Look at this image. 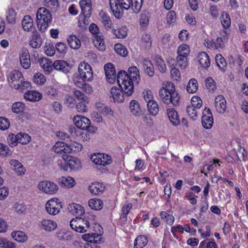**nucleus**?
I'll return each mask as SVG.
<instances>
[{"mask_svg": "<svg viewBox=\"0 0 248 248\" xmlns=\"http://www.w3.org/2000/svg\"><path fill=\"white\" fill-rule=\"evenodd\" d=\"M120 71L117 76V81L119 87L128 96L132 94L134 92L133 82L138 84L140 80V72L135 66H131L128 70Z\"/></svg>", "mask_w": 248, "mask_h": 248, "instance_id": "1", "label": "nucleus"}, {"mask_svg": "<svg viewBox=\"0 0 248 248\" xmlns=\"http://www.w3.org/2000/svg\"><path fill=\"white\" fill-rule=\"evenodd\" d=\"M160 99L166 104L171 103L173 106L178 105L180 97L175 91V86L172 83L167 84L160 89L159 92Z\"/></svg>", "mask_w": 248, "mask_h": 248, "instance_id": "2", "label": "nucleus"}, {"mask_svg": "<svg viewBox=\"0 0 248 248\" xmlns=\"http://www.w3.org/2000/svg\"><path fill=\"white\" fill-rule=\"evenodd\" d=\"M52 15L46 8H39L36 13V22L38 28L42 32H45L52 21Z\"/></svg>", "mask_w": 248, "mask_h": 248, "instance_id": "3", "label": "nucleus"}, {"mask_svg": "<svg viewBox=\"0 0 248 248\" xmlns=\"http://www.w3.org/2000/svg\"><path fill=\"white\" fill-rule=\"evenodd\" d=\"M131 0H109L110 8L114 16L120 18L123 15L124 10L130 8Z\"/></svg>", "mask_w": 248, "mask_h": 248, "instance_id": "4", "label": "nucleus"}, {"mask_svg": "<svg viewBox=\"0 0 248 248\" xmlns=\"http://www.w3.org/2000/svg\"><path fill=\"white\" fill-rule=\"evenodd\" d=\"M73 121L78 128L86 130L88 132L94 133L97 130L96 127L91 125L90 120L85 116L77 115L74 117Z\"/></svg>", "mask_w": 248, "mask_h": 248, "instance_id": "5", "label": "nucleus"}, {"mask_svg": "<svg viewBox=\"0 0 248 248\" xmlns=\"http://www.w3.org/2000/svg\"><path fill=\"white\" fill-rule=\"evenodd\" d=\"M70 225L73 230L77 232L83 233L87 232L89 228L90 223L84 218L76 217L71 220Z\"/></svg>", "mask_w": 248, "mask_h": 248, "instance_id": "6", "label": "nucleus"}, {"mask_svg": "<svg viewBox=\"0 0 248 248\" xmlns=\"http://www.w3.org/2000/svg\"><path fill=\"white\" fill-rule=\"evenodd\" d=\"M79 5L81 8L82 16H79L78 24L79 26L83 27L82 22L85 25V18H89L91 16L92 9L91 0H81L79 1Z\"/></svg>", "mask_w": 248, "mask_h": 248, "instance_id": "7", "label": "nucleus"}, {"mask_svg": "<svg viewBox=\"0 0 248 248\" xmlns=\"http://www.w3.org/2000/svg\"><path fill=\"white\" fill-rule=\"evenodd\" d=\"M81 78L84 81H91L93 78V74L91 66L86 62H81L78 68Z\"/></svg>", "mask_w": 248, "mask_h": 248, "instance_id": "8", "label": "nucleus"}, {"mask_svg": "<svg viewBox=\"0 0 248 248\" xmlns=\"http://www.w3.org/2000/svg\"><path fill=\"white\" fill-rule=\"evenodd\" d=\"M62 157L64 161L65 167L63 169L65 170H67L68 167L71 170H76L80 167V161L77 158L66 154L63 155Z\"/></svg>", "mask_w": 248, "mask_h": 248, "instance_id": "9", "label": "nucleus"}, {"mask_svg": "<svg viewBox=\"0 0 248 248\" xmlns=\"http://www.w3.org/2000/svg\"><path fill=\"white\" fill-rule=\"evenodd\" d=\"M38 188L40 190L49 194H54L58 190V186L55 183L47 181L41 182L38 185Z\"/></svg>", "mask_w": 248, "mask_h": 248, "instance_id": "10", "label": "nucleus"}, {"mask_svg": "<svg viewBox=\"0 0 248 248\" xmlns=\"http://www.w3.org/2000/svg\"><path fill=\"white\" fill-rule=\"evenodd\" d=\"M202 123L203 127L208 129L211 128L214 123V119L211 110L208 108H205L202 112Z\"/></svg>", "mask_w": 248, "mask_h": 248, "instance_id": "11", "label": "nucleus"}, {"mask_svg": "<svg viewBox=\"0 0 248 248\" xmlns=\"http://www.w3.org/2000/svg\"><path fill=\"white\" fill-rule=\"evenodd\" d=\"M24 79L22 73L18 70H15L11 71L8 76V81L10 86L14 88L20 80Z\"/></svg>", "mask_w": 248, "mask_h": 248, "instance_id": "12", "label": "nucleus"}, {"mask_svg": "<svg viewBox=\"0 0 248 248\" xmlns=\"http://www.w3.org/2000/svg\"><path fill=\"white\" fill-rule=\"evenodd\" d=\"M104 70L107 80L113 83L116 79V71L113 65L111 63H107L104 66Z\"/></svg>", "mask_w": 248, "mask_h": 248, "instance_id": "13", "label": "nucleus"}, {"mask_svg": "<svg viewBox=\"0 0 248 248\" xmlns=\"http://www.w3.org/2000/svg\"><path fill=\"white\" fill-rule=\"evenodd\" d=\"M53 68L57 71L67 74L71 70V67L67 62L59 60H56L53 62Z\"/></svg>", "mask_w": 248, "mask_h": 248, "instance_id": "14", "label": "nucleus"}, {"mask_svg": "<svg viewBox=\"0 0 248 248\" xmlns=\"http://www.w3.org/2000/svg\"><path fill=\"white\" fill-rule=\"evenodd\" d=\"M39 63L46 75H49L53 70V63L47 58H42L39 59Z\"/></svg>", "mask_w": 248, "mask_h": 248, "instance_id": "15", "label": "nucleus"}, {"mask_svg": "<svg viewBox=\"0 0 248 248\" xmlns=\"http://www.w3.org/2000/svg\"><path fill=\"white\" fill-rule=\"evenodd\" d=\"M215 107L217 111L220 113H224L226 109V101L222 95L217 96L215 99Z\"/></svg>", "mask_w": 248, "mask_h": 248, "instance_id": "16", "label": "nucleus"}, {"mask_svg": "<svg viewBox=\"0 0 248 248\" xmlns=\"http://www.w3.org/2000/svg\"><path fill=\"white\" fill-rule=\"evenodd\" d=\"M20 62L24 69H28L31 66L30 56L29 51L27 49L22 50V54L20 56Z\"/></svg>", "mask_w": 248, "mask_h": 248, "instance_id": "17", "label": "nucleus"}, {"mask_svg": "<svg viewBox=\"0 0 248 248\" xmlns=\"http://www.w3.org/2000/svg\"><path fill=\"white\" fill-rule=\"evenodd\" d=\"M124 93L126 94L121 88V90L116 87H112L110 90V94L114 102L121 103L124 100Z\"/></svg>", "mask_w": 248, "mask_h": 248, "instance_id": "18", "label": "nucleus"}, {"mask_svg": "<svg viewBox=\"0 0 248 248\" xmlns=\"http://www.w3.org/2000/svg\"><path fill=\"white\" fill-rule=\"evenodd\" d=\"M24 98L29 101L36 102L42 98V94L39 92L31 90L26 92L24 94Z\"/></svg>", "mask_w": 248, "mask_h": 248, "instance_id": "19", "label": "nucleus"}, {"mask_svg": "<svg viewBox=\"0 0 248 248\" xmlns=\"http://www.w3.org/2000/svg\"><path fill=\"white\" fill-rule=\"evenodd\" d=\"M167 114L170 123L174 126L178 125L180 121L177 112L173 108H169Z\"/></svg>", "mask_w": 248, "mask_h": 248, "instance_id": "20", "label": "nucleus"}, {"mask_svg": "<svg viewBox=\"0 0 248 248\" xmlns=\"http://www.w3.org/2000/svg\"><path fill=\"white\" fill-rule=\"evenodd\" d=\"M229 36L227 31L222 30L220 31V36H218L216 40V46L217 48H223L225 44L228 41Z\"/></svg>", "mask_w": 248, "mask_h": 248, "instance_id": "21", "label": "nucleus"}, {"mask_svg": "<svg viewBox=\"0 0 248 248\" xmlns=\"http://www.w3.org/2000/svg\"><path fill=\"white\" fill-rule=\"evenodd\" d=\"M67 144L62 141H58L53 146V149L56 154H62V155L65 154L67 155Z\"/></svg>", "mask_w": 248, "mask_h": 248, "instance_id": "22", "label": "nucleus"}, {"mask_svg": "<svg viewBox=\"0 0 248 248\" xmlns=\"http://www.w3.org/2000/svg\"><path fill=\"white\" fill-rule=\"evenodd\" d=\"M198 60L201 66L203 68H207L210 64L209 56L205 52H201L199 54Z\"/></svg>", "mask_w": 248, "mask_h": 248, "instance_id": "23", "label": "nucleus"}, {"mask_svg": "<svg viewBox=\"0 0 248 248\" xmlns=\"http://www.w3.org/2000/svg\"><path fill=\"white\" fill-rule=\"evenodd\" d=\"M10 165L14 167V170L17 175L21 176L24 174L25 169L19 161L13 159L10 162Z\"/></svg>", "mask_w": 248, "mask_h": 248, "instance_id": "24", "label": "nucleus"}, {"mask_svg": "<svg viewBox=\"0 0 248 248\" xmlns=\"http://www.w3.org/2000/svg\"><path fill=\"white\" fill-rule=\"evenodd\" d=\"M82 145L79 142L72 141L70 143L67 144V154L79 152L82 150Z\"/></svg>", "mask_w": 248, "mask_h": 248, "instance_id": "25", "label": "nucleus"}, {"mask_svg": "<svg viewBox=\"0 0 248 248\" xmlns=\"http://www.w3.org/2000/svg\"><path fill=\"white\" fill-rule=\"evenodd\" d=\"M104 189V186H103L102 184L99 183H93L89 187V190L90 192L95 195L102 194Z\"/></svg>", "mask_w": 248, "mask_h": 248, "instance_id": "26", "label": "nucleus"}, {"mask_svg": "<svg viewBox=\"0 0 248 248\" xmlns=\"http://www.w3.org/2000/svg\"><path fill=\"white\" fill-rule=\"evenodd\" d=\"M42 41L39 33L37 32H33L30 42V45L33 48H37L40 47Z\"/></svg>", "mask_w": 248, "mask_h": 248, "instance_id": "27", "label": "nucleus"}, {"mask_svg": "<svg viewBox=\"0 0 248 248\" xmlns=\"http://www.w3.org/2000/svg\"><path fill=\"white\" fill-rule=\"evenodd\" d=\"M51 208H54V209L57 208H62V205L61 202L57 199H51L48 201L46 204V210L47 213L51 212Z\"/></svg>", "mask_w": 248, "mask_h": 248, "instance_id": "28", "label": "nucleus"}, {"mask_svg": "<svg viewBox=\"0 0 248 248\" xmlns=\"http://www.w3.org/2000/svg\"><path fill=\"white\" fill-rule=\"evenodd\" d=\"M67 43L69 46L72 49H78L81 46L80 41L74 35H71L68 36Z\"/></svg>", "mask_w": 248, "mask_h": 248, "instance_id": "29", "label": "nucleus"}, {"mask_svg": "<svg viewBox=\"0 0 248 248\" xmlns=\"http://www.w3.org/2000/svg\"><path fill=\"white\" fill-rule=\"evenodd\" d=\"M93 43L99 50L103 51L106 49L103 36L101 34H97L94 36Z\"/></svg>", "mask_w": 248, "mask_h": 248, "instance_id": "30", "label": "nucleus"}, {"mask_svg": "<svg viewBox=\"0 0 248 248\" xmlns=\"http://www.w3.org/2000/svg\"><path fill=\"white\" fill-rule=\"evenodd\" d=\"M22 26L24 31H30L33 26V19L31 16H25L22 21Z\"/></svg>", "mask_w": 248, "mask_h": 248, "instance_id": "31", "label": "nucleus"}, {"mask_svg": "<svg viewBox=\"0 0 248 248\" xmlns=\"http://www.w3.org/2000/svg\"><path fill=\"white\" fill-rule=\"evenodd\" d=\"M144 72L149 77H152L155 74L154 68L151 62L149 60H144L143 62Z\"/></svg>", "mask_w": 248, "mask_h": 248, "instance_id": "32", "label": "nucleus"}, {"mask_svg": "<svg viewBox=\"0 0 248 248\" xmlns=\"http://www.w3.org/2000/svg\"><path fill=\"white\" fill-rule=\"evenodd\" d=\"M12 238L17 242L23 243L28 239L27 235L23 232L15 231L11 233Z\"/></svg>", "mask_w": 248, "mask_h": 248, "instance_id": "33", "label": "nucleus"}, {"mask_svg": "<svg viewBox=\"0 0 248 248\" xmlns=\"http://www.w3.org/2000/svg\"><path fill=\"white\" fill-rule=\"evenodd\" d=\"M88 205L92 209L100 210L103 207V203L100 199L94 198L89 201Z\"/></svg>", "mask_w": 248, "mask_h": 248, "instance_id": "34", "label": "nucleus"}, {"mask_svg": "<svg viewBox=\"0 0 248 248\" xmlns=\"http://www.w3.org/2000/svg\"><path fill=\"white\" fill-rule=\"evenodd\" d=\"M129 108L132 113L136 116H140L141 114V109L139 103L137 101L133 100L129 104Z\"/></svg>", "mask_w": 248, "mask_h": 248, "instance_id": "35", "label": "nucleus"}, {"mask_svg": "<svg viewBox=\"0 0 248 248\" xmlns=\"http://www.w3.org/2000/svg\"><path fill=\"white\" fill-rule=\"evenodd\" d=\"M148 243L147 237L144 235L138 236L134 241V248H142Z\"/></svg>", "mask_w": 248, "mask_h": 248, "instance_id": "36", "label": "nucleus"}, {"mask_svg": "<svg viewBox=\"0 0 248 248\" xmlns=\"http://www.w3.org/2000/svg\"><path fill=\"white\" fill-rule=\"evenodd\" d=\"M60 180L62 186L67 188L73 187L76 184L75 179L70 176L62 177Z\"/></svg>", "mask_w": 248, "mask_h": 248, "instance_id": "37", "label": "nucleus"}, {"mask_svg": "<svg viewBox=\"0 0 248 248\" xmlns=\"http://www.w3.org/2000/svg\"><path fill=\"white\" fill-rule=\"evenodd\" d=\"M42 225L44 230L48 231H52L57 227V224L52 220L45 219L42 221Z\"/></svg>", "mask_w": 248, "mask_h": 248, "instance_id": "38", "label": "nucleus"}, {"mask_svg": "<svg viewBox=\"0 0 248 248\" xmlns=\"http://www.w3.org/2000/svg\"><path fill=\"white\" fill-rule=\"evenodd\" d=\"M143 0H131L130 8L136 13H139L142 7Z\"/></svg>", "mask_w": 248, "mask_h": 248, "instance_id": "39", "label": "nucleus"}, {"mask_svg": "<svg viewBox=\"0 0 248 248\" xmlns=\"http://www.w3.org/2000/svg\"><path fill=\"white\" fill-rule=\"evenodd\" d=\"M148 110L150 113L152 115H156L159 111L158 106L155 101H151L148 104H147Z\"/></svg>", "mask_w": 248, "mask_h": 248, "instance_id": "40", "label": "nucleus"}, {"mask_svg": "<svg viewBox=\"0 0 248 248\" xmlns=\"http://www.w3.org/2000/svg\"><path fill=\"white\" fill-rule=\"evenodd\" d=\"M101 21L103 26L107 31L113 29L112 22L109 16H108L107 15L104 14L101 16Z\"/></svg>", "mask_w": 248, "mask_h": 248, "instance_id": "41", "label": "nucleus"}, {"mask_svg": "<svg viewBox=\"0 0 248 248\" xmlns=\"http://www.w3.org/2000/svg\"><path fill=\"white\" fill-rule=\"evenodd\" d=\"M177 52L178 56L187 57L190 53L189 46L186 44L180 45L177 49Z\"/></svg>", "mask_w": 248, "mask_h": 248, "instance_id": "42", "label": "nucleus"}, {"mask_svg": "<svg viewBox=\"0 0 248 248\" xmlns=\"http://www.w3.org/2000/svg\"><path fill=\"white\" fill-rule=\"evenodd\" d=\"M150 16V13L148 11L142 12L140 18V23L141 27H146L148 24Z\"/></svg>", "mask_w": 248, "mask_h": 248, "instance_id": "43", "label": "nucleus"}, {"mask_svg": "<svg viewBox=\"0 0 248 248\" xmlns=\"http://www.w3.org/2000/svg\"><path fill=\"white\" fill-rule=\"evenodd\" d=\"M198 90L197 81L194 78L191 79L187 85L186 90L190 93H195Z\"/></svg>", "mask_w": 248, "mask_h": 248, "instance_id": "44", "label": "nucleus"}, {"mask_svg": "<svg viewBox=\"0 0 248 248\" xmlns=\"http://www.w3.org/2000/svg\"><path fill=\"white\" fill-rule=\"evenodd\" d=\"M116 52L119 55L125 57L128 55V51L126 47L123 45L117 44L114 46Z\"/></svg>", "mask_w": 248, "mask_h": 248, "instance_id": "45", "label": "nucleus"}, {"mask_svg": "<svg viewBox=\"0 0 248 248\" xmlns=\"http://www.w3.org/2000/svg\"><path fill=\"white\" fill-rule=\"evenodd\" d=\"M221 22L225 29H228L231 25V19L229 15L226 12H223L221 16Z\"/></svg>", "mask_w": 248, "mask_h": 248, "instance_id": "46", "label": "nucleus"}, {"mask_svg": "<svg viewBox=\"0 0 248 248\" xmlns=\"http://www.w3.org/2000/svg\"><path fill=\"white\" fill-rule=\"evenodd\" d=\"M68 210L72 213H76L80 215L83 214L84 210L83 208L78 204L72 203L69 205Z\"/></svg>", "mask_w": 248, "mask_h": 248, "instance_id": "47", "label": "nucleus"}, {"mask_svg": "<svg viewBox=\"0 0 248 248\" xmlns=\"http://www.w3.org/2000/svg\"><path fill=\"white\" fill-rule=\"evenodd\" d=\"M160 216L165 222L170 225H172L174 221V217L172 215L168 214L165 211L160 212Z\"/></svg>", "mask_w": 248, "mask_h": 248, "instance_id": "48", "label": "nucleus"}, {"mask_svg": "<svg viewBox=\"0 0 248 248\" xmlns=\"http://www.w3.org/2000/svg\"><path fill=\"white\" fill-rule=\"evenodd\" d=\"M155 64L157 66L159 70L162 73H165L166 71V66L165 62L160 57L156 56L155 59Z\"/></svg>", "mask_w": 248, "mask_h": 248, "instance_id": "49", "label": "nucleus"}, {"mask_svg": "<svg viewBox=\"0 0 248 248\" xmlns=\"http://www.w3.org/2000/svg\"><path fill=\"white\" fill-rule=\"evenodd\" d=\"M187 57L177 56L176 58V65L181 69H185L187 65Z\"/></svg>", "mask_w": 248, "mask_h": 248, "instance_id": "50", "label": "nucleus"}, {"mask_svg": "<svg viewBox=\"0 0 248 248\" xmlns=\"http://www.w3.org/2000/svg\"><path fill=\"white\" fill-rule=\"evenodd\" d=\"M31 86V84L30 82L28 81L24 80V79L23 80H20L19 82V83H17L16 86L14 88L16 90H18L21 92L23 91L24 90L27 89L29 88H30Z\"/></svg>", "mask_w": 248, "mask_h": 248, "instance_id": "51", "label": "nucleus"}, {"mask_svg": "<svg viewBox=\"0 0 248 248\" xmlns=\"http://www.w3.org/2000/svg\"><path fill=\"white\" fill-rule=\"evenodd\" d=\"M31 86V84L30 82L28 81L24 80V79L23 80H20L19 82V83H17L16 86L14 88L16 90H18L21 92L23 91L24 90L27 89L29 88H30Z\"/></svg>", "mask_w": 248, "mask_h": 248, "instance_id": "52", "label": "nucleus"}, {"mask_svg": "<svg viewBox=\"0 0 248 248\" xmlns=\"http://www.w3.org/2000/svg\"><path fill=\"white\" fill-rule=\"evenodd\" d=\"M112 32L118 38H124L127 35V33L124 28L112 29Z\"/></svg>", "mask_w": 248, "mask_h": 248, "instance_id": "53", "label": "nucleus"}, {"mask_svg": "<svg viewBox=\"0 0 248 248\" xmlns=\"http://www.w3.org/2000/svg\"><path fill=\"white\" fill-rule=\"evenodd\" d=\"M16 12L13 8H10L7 12L6 18L9 24H14L16 22Z\"/></svg>", "mask_w": 248, "mask_h": 248, "instance_id": "54", "label": "nucleus"}, {"mask_svg": "<svg viewBox=\"0 0 248 248\" xmlns=\"http://www.w3.org/2000/svg\"><path fill=\"white\" fill-rule=\"evenodd\" d=\"M25 109V105L21 102H17L13 104L12 111L14 113H19L23 112Z\"/></svg>", "mask_w": 248, "mask_h": 248, "instance_id": "55", "label": "nucleus"}, {"mask_svg": "<svg viewBox=\"0 0 248 248\" xmlns=\"http://www.w3.org/2000/svg\"><path fill=\"white\" fill-rule=\"evenodd\" d=\"M215 60L217 66L220 69H224L226 65V62L222 56L221 54H217Z\"/></svg>", "mask_w": 248, "mask_h": 248, "instance_id": "56", "label": "nucleus"}, {"mask_svg": "<svg viewBox=\"0 0 248 248\" xmlns=\"http://www.w3.org/2000/svg\"><path fill=\"white\" fill-rule=\"evenodd\" d=\"M198 108H194L191 106H188L187 107V112L190 118L193 120H195L197 118Z\"/></svg>", "mask_w": 248, "mask_h": 248, "instance_id": "57", "label": "nucleus"}, {"mask_svg": "<svg viewBox=\"0 0 248 248\" xmlns=\"http://www.w3.org/2000/svg\"><path fill=\"white\" fill-rule=\"evenodd\" d=\"M44 5L52 10L56 11L59 7V2L58 0H45Z\"/></svg>", "mask_w": 248, "mask_h": 248, "instance_id": "58", "label": "nucleus"}, {"mask_svg": "<svg viewBox=\"0 0 248 248\" xmlns=\"http://www.w3.org/2000/svg\"><path fill=\"white\" fill-rule=\"evenodd\" d=\"M18 139L17 135H16L13 133L9 134L7 137V141L9 144L12 147L16 146L17 144V143L19 142Z\"/></svg>", "mask_w": 248, "mask_h": 248, "instance_id": "59", "label": "nucleus"}, {"mask_svg": "<svg viewBox=\"0 0 248 248\" xmlns=\"http://www.w3.org/2000/svg\"><path fill=\"white\" fill-rule=\"evenodd\" d=\"M33 81L37 84H43L46 81V78L43 74L37 73L33 76Z\"/></svg>", "mask_w": 248, "mask_h": 248, "instance_id": "60", "label": "nucleus"}, {"mask_svg": "<svg viewBox=\"0 0 248 248\" xmlns=\"http://www.w3.org/2000/svg\"><path fill=\"white\" fill-rule=\"evenodd\" d=\"M0 247L5 248H15V244L4 238H0Z\"/></svg>", "mask_w": 248, "mask_h": 248, "instance_id": "61", "label": "nucleus"}, {"mask_svg": "<svg viewBox=\"0 0 248 248\" xmlns=\"http://www.w3.org/2000/svg\"><path fill=\"white\" fill-rule=\"evenodd\" d=\"M17 138L19 140V143L22 144H25L29 143L31 140L30 136L26 133H19L17 134Z\"/></svg>", "mask_w": 248, "mask_h": 248, "instance_id": "62", "label": "nucleus"}, {"mask_svg": "<svg viewBox=\"0 0 248 248\" xmlns=\"http://www.w3.org/2000/svg\"><path fill=\"white\" fill-rule=\"evenodd\" d=\"M88 100L80 102L76 105V108L79 112H85L88 110L87 105L88 104Z\"/></svg>", "mask_w": 248, "mask_h": 248, "instance_id": "63", "label": "nucleus"}, {"mask_svg": "<svg viewBox=\"0 0 248 248\" xmlns=\"http://www.w3.org/2000/svg\"><path fill=\"white\" fill-rule=\"evenodd\" d=\"M205 84L209 91H213L216 89V85L214 80L211 77H208L205 79Z\"/></svg>", "mask_w": 248, "mask_h": 248, "instance_id": "64", "label": "nucleus"}]
</instances>
